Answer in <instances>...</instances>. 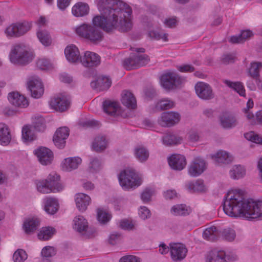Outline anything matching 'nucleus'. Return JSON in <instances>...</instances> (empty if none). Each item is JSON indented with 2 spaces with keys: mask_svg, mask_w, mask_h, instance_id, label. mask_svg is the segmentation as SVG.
<instances>
[{
  "mask_svg": "<svg viewBox=\"0 0 262 262\" xmlns=\"http://www.w3.org/2000/svg\"><path fill=\"white\" fill-rule=\"evenodd\" d=\"M211 158L219 164H229L233 160V156L226 151L220 150L210 155Z\"/></svg>",
  "mask_w": 262,
  "mask_h": 262,
  "instance_id": "23",
  "label": "nucleus"
},
{
  "mask_svg": "<svg viewBox=\"0 0 262 262\" xmlns=\"http://www.w3.org/2000/svg\"><path fill=\"white\" fill-rule=\"evenodd\" d=\"M195 90L197 96L201 99L208 100L214 97L212 88L207 83L197 82L195 85Z\"/></svg>",
  "mask_w": 262,
  "mask_h": 262,
  "instance_id": "12",
  "label": "nucleus"
},
{
  "mask_svg": "<svg viewBox=\"0 0 262 262\" xmlns=\"http://www.w3.org/2000/svg\"><path fill=\"white\" fill-rule=\"evenodd\" d=\"M170 212L173 215L185 216L189 214L191 212V209L186 205L178 204L171 207Z\"/></svg>",
  "mask_w": 262,
  "mask_h": 262,
  "instance_id": "34",
  "label": "nucleus"
},
{
  "mask_svg": "<svg viewBox=\"0 0 262 262\" xmlns=\"http://www.w3.org/2000/svg\"><path fill=\"white\" fill-rule=\"evenodd\" d=\"M155 191L151 188L145 189L141 195V199L144 203H147L151 200L152 195L154 194Z\"/></svg>",
  "mask_w": 262,
  "mask_h": 262,
  "instance_id": "60",
  "label": "nucleus"
},
{
  "mask_svg": "<svg viewBox=\"0 0 262 262\" xmlns=\"http://www.w3.org/2000/svg\"><path fill=\"white\" fill-rule=\"evenodd\" d=\"M60 177L52 172L46 179L36 180L35 184L38 191L42 193H55L62 190L63 187L59 182Z\"/></svg>",
  "mask_w": 262,
  "mask_h": 262,
  "instance_id": "3",
  "label": "nucleus"
},
{
  "mask_svg": "<svg viewBox=\"0 0 262 262\" xmlns=\"http://www.w3.org/2000/svg\"><path fill=\"white\" fill-rule=\"evenodd\" d=\"M206 161L200 157H197L190 163L188 167V173L192 177L200 176L206 169Z\"/></svg>",
  "mask_w": 262,
  "mask_h": 262,
  "instance_id": "11",
  "label": "nucleus"
},
{
  "mask_svg": "<svg viewBox=\"0 0 262 262\" xmlns=\"http://www.w3.org/2000/svg\"><path fill=\"white\" fill-rule=\"evenodd\" d=\"M175 103L172 100L165 98L160 100L156 104V108L160 110H168L173 108Z\"/></svg>",
  "mask_w": 262,
  "mask_h": 262,
  "instance_id": "47",
  "label": "nucleus"
},
{
  "mask_svg": "<svg viewBox=\"0 0 262 262\" xmlns=\"http://www.w3.org/2000/svg\"><path fill=\"white\" fill-rule=\"evenodd\" d=\"M81 159L78 157H69L64 159L60 164L62 170L71 171L77 169L81 163Z\"/></svg>",
  "mask_w": 262,
  "mask_h": 262,
  "instance_id": "18",
  "label": "nucleus"
},
{
  "mask_svg": "<svg viewBox=\"0 0 262 262\" xmlns=\"http://www.w3.org/2000/svg\"><path fill=\"white\" fill-rule=\"evenodd\" d=\"M224 256L226 262H233L238 259L237 255L233 252L226 253L225 251Z\"/></svg>",
  "mask_w": 262,
  "mask_h": 262,
  "instance_id": "64",
  "label": "nucleus"
},
{
  "mask_svg": "<svg viewBox=\"0 0 262 262\" xmlns=\"http://www.w3.org/2000/svg\"><path fill=\"white\" fill-rule=\"evenodd\" d=\"M16 29L15 23H13L8 27L5 30V34L9 38L17 37Z\"/></svg>",
  "mask_w": 262,
  "mask_h": 262,
  "instance_id": "59",
  "label": "nucleus"
},
{
  "mask_svg": "<svg viewBox=\"0 0 262 262\" xmlns=\"http://www.w3.org/2000/svg\"><path fill=\"white\" fill-rule=\"evenodd\" d=\"M67 59L70 62L75 63L81 59V56L78 48L74 45L68 46L64 50Z\"/></svg>",
  "mask_w": 262,
  "mask_h": 262,
  "instance_id": "22",
  "label": "nucleus"
},
{
  "mask_svg": "<svg viewBox=\"0 0 262 262\" xmlns=\"http://www.w3.org/2000/svg\"><path fill=\"white\" fill-rule=\"evenodd\" d=\"M37 233L38 238L40 241L50 239L55 234V230H38Z\"/></svg>",
  "mask_w": 262,
  "mask_h": 262,
  "instance_id": "55",
  "label": "nucleus"
},
{
  "mask_svg": "<svg viewBox=\"0 0 262 262\" xmlns=\"http://www.w3.org/2000/svg\"><path fill=\"white\" fill-rule=\"evenodd\" d=\"M120 185L124 189L135 188L142 183L141 177L133 169H127L122 171L119 175Z\"/></svg>",
  "mask_w": 262,
  "mask_h": 262,
  "instance_id": "6",
  "label": "nucleus"
},
{
  "mask_svg": "<svg viewBox=\"0 0 262 262\" xmlns=\"http://www.w3.org/2000/svg\"><path fill=\"white\" fill-rule=\"evenodd\" d=\"M245 138L252 142L262 144V136H260L254 132H250L245 134Z\"/></svg>",
  "mask_w": 262,
  "mask_h": 262,
  "instance_id": "51",
  "label": "nucleus"
},
{
  "mask_svg": "<svg viewBox=\"0 0 262 262\" xmlns=\"http://www.w3.org/2000/svg\"><path fill=\"white\" fill-rule=\"evenodd\" d=\"M28 88L31 96L34 98H39L43 94L44 88L40 79L37 76L31 77L27 82Z\"/></svg>",
  "mask_w": 262,
  "mask_h": 262,
  "instance_id": "9",
  "label": "nucleus"
},
{
  "mask_svg": "<svg viewBox=\"0 0 262 262\" xmlns=\"http://www.w3.org/2000/svg\"><path fill=\"white\" fill-rule=\"evenodd\" d=\"M8 98L10 103L15 107L25 108L29 105L27 99L18 92L10 93Z\"/></svg>",
  "mask_w": 262,
  "mask_h": 262,
  "instance_id": "17",
  "label": "nucleus"
},
{
  "mask_svg": "<svg viewBox=\"0 0 262 262\" xmlns=\"http://www.w3.org/2000/svg\"><path fill=\"white\" fill-rule=\"evenodd\" d=\"M252 35L253 33L250 30H244L241 32V34L231 36L229 41L232 43H243Z\"/></svg>",
  "mask_w": 262,
  "mask_h": 262,
  "instance_id": "36",
  "label": "nucleus"
},
{
  "mask_svg": "<svg viewBox=\"0 0 262 262\" xmlns=\"http://www.w3.org/2000/svg\"><path fill=\"white\" fill-rule=\"evenodd\" d=\"M230 176L233 179H239L246 174V169L241 165H234L230 170Z\"/></svg>",
  "mask_w": 262,
  "mask_h": 262,
  "instance_id": "41",
  "label": "nucleus"
},
{
  "mask_svg": "<svg viewBox=\"0 0 262 262\" xmlns=\"http://www.w3.org/2000/svg\"><path fill=\"white\" fill-rule=\"evenodd\" d=\"M220 123L223 127L231 128L237 125V120L233 115L225 113L221 116Z\"/></svg>",
  "mask_w": 262,
  "mask_h": 262,
  "instance_id": "30",
  "label": "nucleus"
},
{
  "mask_svg": "<svg viewBox=\"0 0 262 262\" xmlns=\"http://www.w3.org/2000/svg\"><path fill=\"white\" fill-rule=\"evenodd\" d=\"M168 163L173 169L181 170L185 167L186 161L184 156L179 154H174L168 158Z\"/></svg>",
  "mask_w": 262,
  "mask_h": 262,
  "instance_id": "19",
  "label": "nucleus"
},
{
  "mask_svg": "<svg viewBox=\"0 0 262 262\" xmlns=\"http://www.w3.org/2000/svg\"><path fill=\"white\" fill-rule=\"evenodd\" d=\"M148 36L156 40L162 39L164 41H168V34L161 31L153 30L148 32Z\"/></svg>",
  "mask_w": 262,
  "mask_h": 262,
  "instance_id": "50",
  "label": "nucleus"
},
{
  "mask_svg": "<svg viewBox=\"0 0 262 262\" xmlns=\"http://www.w3.org/2000/svg\"><path fill=\"white\" fill-rule=\"evenodd\" d=\"M9 58L10 61L14 64L26 65L32 60L33 55L25 46L17 45L11 49Z\"/></svg>",
  "mask_w": 262,
  "mask_h": 262,
  "instance_id": "4",
  "label": "nucleus"
},
{
  "mask_svg": "<svg viewBox=\"0 0 262 262\" xmlns=\"http://www.w3.org/2000/svg\"><path fill=\"white\" fill-rule=\"evenodd\" d=\"M187 190L191 192H204L207 190L203 180L199 179L194 182H189L186 184Z\"/></svg>",
  "mask_w": 262,
  "mask_h": 262,
  "instance_id": "27",
  "label": "nucleus"
},
{
  "mask_svg": "<svg viewBox=\"0 0 262 262\" xmlns=\"http://www.w3.org/2000/svg\"><path fill=\"white\" fill-rule=\"evenodd\" d=\"M36 66L41 70H49L53 67V64L47 58H40L36 62Z\"/></svg>",
  "mask_w": 262,
  "mask_h": 262,
  "instance_id": "54",
  "label": "nucleus"
},
{
  "mask_svg": "<svg viewBox=\"0 0 262 262\" xmlns=\"http://www.w3.org/2000/svg\"><path fill=\"white\" fill-rule=\"evenodd\" d=\"M183 138L172 134H166L162 138V142L165 145H173L181 144Z\"/></svg>",
  "mask_w": 262,
  "mask_h": 262,
  "instance_id": "35",
  "label": "nucleus"
},
{
  "mask_svg": "<svg viewBox=\"0 0 262 262\" xmlns=\"http://www.w3.org/2000/svg\"><path fill=\"white\" fill-rule=\"evenodd\" d=\"M262 67L261 62H252L249 69V73L250 75L254 78H257L259 77V69Z\"/></svg>",
  "mask_w": 262,
  "mask_h": 262,
  "instance_id": "53",
  "label": "nucleus"
},
{
  "mask_svg": "<svg viewBox=\"0 0 262 262\" xmlns=\"http://www.w3.org/2000/svg\"><path fill=\"white\" fill-rule=\"evenodd\" d=\"M220 238L227 242L233 241L236 237L235 230H219Z\"/></svg>",
  "mask_w": 262,
  "mask_h": 262,
  "instance_id": "49",
  "label": "nucleus"
},
{
  "mask_svg": "<svg viewBox=\"0 0 262 262\" xmlns=\"http://www.w3.org/2000/svg\"><path fill=\"white\" fill-rule=\"evenodd\" d=\"M180 119V115L178 113L174 112H164L159 118L158 123L162 126H171L178 123Z\"/></svg>",
  "mask_w": 262,
  "mask_h": 262,
  "instance_id": "13",
  "label": "nucleus"
},
{
  "mask_svg": "<svg viewBox=\"0 0 262 262\" xmlns=\"http://www.w3.org/2000/svg\"><path fill=\"white\" fill-rule=\"evenodd\" d=\"M97 5L102 15H96L92 19L93 25L84 23L75 28L80 37L97 43L102 40L103 33L97 27L106 32L118 30H130L133 26V11L131 7L121 0H97Z\"/></svg>",
  "mask_w": 262,
  "mask_h": 262,
  "instance_id": "1",
  "label": "nucleus"
},
{
  "mask_svg": "<svg viewBox=\"0 0 262 262\" xmlns=\"http://www.w3.org/2000/svg\"><path fill=\"white\" fill-rule=\"evenodd\" d=\"M118 226L123 229H132L137 227V222L132 218H124L119 222Z\"/></svg>",
  "mask_w": 262,
  "mask_h": 262,
  "instance_id": "44",
  "label": "nucleus"
},
{
  "mask_svg": "<svg viewBox=\"0 0 262 262\" xmlns=\"http://www.w3.org/2000/svg\"><path fill=\"white\" fill-rule=\"evenodd\" d=\"M69 136V129L68 127H62L58 128L53 139L55 146L60 149L64 148L66 145V139Z\"/></svg>",
  "mask_w": 262,
  "mask_h": 262,
  "instance_id": "14",
  "label": "nucleus"
},
{
  "mask_svg": "<svg viewBox=\"0 0 262 262\" xmlns=\"http://www.w3.org/2000/svg\"><path fill=\"white\" fill-rule=\"evenodd\" d=\"M75 201L78 209L81 212H83L86 210L91 199L88 195L79 193L75 195Z\"/></svg>",
  "mask_w": 262,
  "mask_h": 262,
  "instance_id": "24",
  "label": "nucleus"
},
{
  "mask_svg": "<svg viewBox=\"0 0 262 262\" xmlns=\"http://www.w3.org/2000/svg\"><path fill=\"white\" fill-rule=\"evenodd\" d=\"M104 112L111 116H119L120 114V107L118 102L105 100L103 102Z\"/></svg>",
  "mask_w": 262,
  "mask_h": 262,
  "instance_id": "25",
  "label": "nucleus"
},
{
  "mask_svg": "<svg viewBox=\"0 0 262 262\" xmlns=\"http://www.w3.org/2000/svg\"><path fill=\"white\" fill-rule=\"evenodd\" d=\"M101 167V163L96 158H93L90 161L89 170L91 172H95L99 171Z\"/></svg>",
  "mask_w": 262,
  "mask_h": 262,
  "instance_id": "58",
  "label": "nucleus"
},
{
  "mask_svg": "<svg viewBox=\"0 0 262 262\" xmlns=\"http://www.w3.org/2000/svg\"><path fill=\"white\" fill-rule=\"evenodd\" d=\"M39 162L43 165H47L51 163L53 159V154L48 148L40 147L34 151Z\"/></svg>",
  "mask_w": 262,
  "mask_h": 262,
  "instance_id": "15",
  "label": "nucleus"
},
{
  "mask_svg": "<svg viewBox=\"0 0 262 262\" xmlns=\"http://www.w3.org/2000/svg\"><path fill=\"white\" fill-rule=\"evenodd\" d=\"M89 6L87 4L78 2L73 6L72 13L75 17H83L89 13Z\"/></svg>",
  "mask_w": 262,
  "mask_h": 262,
  "instance_id": "28",
  "label": "nucleus"
},
{
  "mask_svg": "<svg viewBox=\"0 0 262 262\" xmlns=\"http://www.w3.org/2000/svg\"><path fill=\"white\" fill-rule=\"evenodd\" d=\"M134 155L138 160L144 162L148 158L149 152L145 147L138 146L134 149Z\"/></svg>",
  "mask_w": 262,
  "mask_h": 262,
  "instance_id": "39",
  "label": "nucleus"
},
{
  "mask_svg": "<svg viewBox=\"0 0 262 262\" xmlns=\"http://www.w3.org/2000/svg\"><path fill=\"white\" fill-rule=\"evenodd\" d=\"M37 36L40 42L45 46H49L51 44L52 39L47 31L45 30H38Z\"/></svg>",
  "mask_w": 262,
  "mask_h": 262,
  "instance_id": "43",
  "label": "nucleus"
},
{
  "mask_svg": "<svg viewBox=\"0 0 262 262\" xmlns=\"http://www.w3.org/2000/svg\"><path fill=\"white\" fill-rule=\"evenodd\" d=\"M111 213L103 208H98L97 210V217L98 221L101 224L107 223L111 219Z\"/></svg>",
  "mask_w": 262,
  "mask_h": 262,
  "instance_id": "37",
  "label": "nucleus"
},
{
  "mask_svg": "<svg viewBox=\"0 0 262 262\" xmlns=\"http://www.w3.org/2000/svg\"><path fill=\"white\" fill-rule=\"evenodd\" d=\"M135 51L136 53H132L129 57L123 61V67L127 70L144 66L149 61L147 55L141 54L145 52L144 48H136Z\"/></svg>",
  "mask_w": 262,
  "mask_h": 262,
  "instance_id": "5",
  "label": "nucleus"
},
{
  "mask_svg": "<svg viewBox=\"0 0 262 262\" xmlns=\"http://www.w3.org/2000/svg\"><path fill=\"white\" fill-rule=\"evenodd\" d=\"M15 25L17 37H19L25 34L31 28V24L27 21L16 23Z\"/></svg>",
  "mask_w": 262,
  "mask_h": 262,
  "instance_id": "45",
  "label": "nucleus"
},
{
  "mask_svg": "<svg viewBox=\"0 0 262 262\" xmlns=\"http://www.w3.org/2000/svg\"><path fill=\"white\" fill-rule=\"evenodd\" d=\"M224 210L227 215L231 217L261 218L262 201L246 200L242 190H231L226 195Z\"/></svg>",
  "mask_w": 262,
  "mask_h": 262,
  "instance_id": "2",
  "label": "nucleus"
},
{
  "mask_svg": "<svg viewBox=\"0 0 262 262\" xmlns=\"http://www.w3.org/2000/svg\"><path fill=\"white\" fill-rule=\"evenodd\" d=\"M28 255L23 249H17L13 254L14 262H24L27 258Z\"/></svg>",
  "mask_w": 262,
  "mask_h": 262,
  "instance_id": "52",
  "label": "nucleus"
},
{
  "mask_svg": "<svg viewBox=\"0 0 262 262\" xmlns=\"http://www.w3.org/2000/svg\"><path fill=\"white\" fill-rule=\"evenodd\" d=\"M122 238V233L119 231L113 230L108 235L107 242L110 245H115L120 241Z\"/></svg>",
  "mask_w": 262,
  "mask_h": 262,
  "instance_id": "48",
  "label": "nucleus"
},
{
  "mask_svg": "<svg viewBox=\"0 0 262 262\" xmlns=\"http://www.w3.org/2000/svg\"><path fill=\"white\" fill-rule=\"evenodd\" d=\"M182 79L176 73L168 72L163 74L160 78L161 84L165 89L170 90L180 84Z\"/></svg>",
  "mask_w": 262,
  "mask_h": 262,
  "instance_id": "8",
  "label": "nucleus"
},
{
  "mask_svg": "<svg viewBox=\"0 0 262 262\" xmlns=\"http://www.w3.org/2000/svg\"><path fill=\"white\" fill-rule=\"evenodd\" d=\"M69 97L63 94H60L54 96L50 101L51 107L56 111L63 112L67 110L70 106Z\"/></svg>",
  "mask_w": 262,
  "mask_h": 262,
  "instance_id": "10",
  "label": "nucleus"
},
{
  "mask_svg": "<svg viewBox=\"0 0 262 262\" xmlns=\"http://www.w3.org/2000/svg\"><path fill=\"white\" fill-rule=\"evenodd\" d=\"M223 82L228 87L236 91L240 96H245V90L241 82H232L228 80H225Z\"/></svg>",
  "mask_w": 262,
  "mask_h": 262,
  "instance_id": "40",
  "label": "nucleus"
},
{
  "mask_svg": "<svg viewBox=\"0 0 262 262\" xmlns=\"http://www.w3.org/2000/svg\"><path fill=\"white\" fill-rule=\"evenodd\" d=\"M101 58L97 54L91 52L86 51L84 56L81 57L80 62L85 67L92 68L97 67L100 64Z\"/></svg>",
  "mask_w": 262,
  "mask_h": 262,
  "instance_id": "16",
  "label": "nucleus"
},
{
  "mask_svg": "<svg viewBox=\"0 0 262 262\" xmlns=\"http://www.w3.org/2000/svg\"><path fill=\"white\" fill-rule=\"evenodd\" d=\"M107 146V142L104 136L96 137L93 143L92 149L97 152H100L105 149Z\"/></svg>",
  "mask_w": 262,
  "mask_h": 262,
  "instance_id": "32",
  "label": "nucleus"
},
{
  "mask_svg": "<svg viewBox=\"0 0 262 262\" xmlns=\"http://www.w3.org/2000/svg\"><path fill=\"white\" fill-rule=\"evenodd\" d=\"M138 214L140 217L144 220L149 219L151 215L149 209L145 206H140L139 208Z\"/></svg>",
  "mask_w": 262,
  "mask_h": 262,
  "instance_id": "61",
  "label": "nucleus"
},
{
  "mask_svg": "<svg viewBox=\"0 0 262 262\" xmlns=\"http://www.w3.org/2000/svg\"><path fill=\"white\" fill-rule=\"evenodd\" d=\"M44 208L48 214H53L58 209V202L56 199L47 198L44 200Z\"/></svg>",
  "mask_w": 262,
  "mask_h": 262,
  "instance_id": "31",
  "label": "nucleus"
},
{
  "mask_svg": "<svg viewBox=\"0 0 262 262\" xmlns=\"http://www.w3.org/2000/svg\"><path fill=\"white\" fill-rule=\"evenodd\" d=\"M225 251L215 249L209 251L205 255V262H226Z\"/></svg>",
  "mask_w": 262,
  "mask_h": 262,
  "instance_id": "20",
  "label": "nucleus"
},
{
  "mask_svg": "<svg viewBox=\"0 0 262 262\" xmlns=\"http://www.w3.org/2000/svg\"><path fill=\"white\" fill-rule=\"evenodd\" d=\"M40 220L36 216H29L25 218L23 222L24 229H34L39 227Z\"/></svg>",
  "mask_w": 262,
  "mask_h": 262,
  "instance_id": "33",
  "label": "nucleus"
},
{
  "mask_svg": "<svg viewBox=\"0 0 262 262\" xmlns=\"http://www.w3.org/2000/svg\"><path fill=\"white\" fill-rule=\"evenodd\" d=\"M121 102L123 105L129 109H135L137 106L135 97L130 92L128 91H123Z\"/></svg>",
  "mask_w": 262,
  "mask_h": 262,
  "instance_id": "26",
  "label": "nucleus"
},
{
  "mask_svg": "<svg viewBox=\"0 0 262 262\" xmlns=\"http://www.w3.org/2000/svg\"><path fill=\"white\" fill-rule=\"evenodd\" d=\"M119 262H141V259L137 256L128 255L122 257Z\"/></svg>",
  "mask_w": 262,
  "mask_h": 262,
  "instance_id": "63",
  "label": "nucleus"
},
{
  "mask_svg": "<svg viewBox=\"0 0 262 262\" xmlns=\"http://www.w3.org/2000/svg\"><path fill=\"white\" fill-rule=\"evenodd\" d=\"M33 128L38 132L44 131L46 128L45 119L41 117L35 118L33 121Z\"/></svg>",
  "mask_w": 262,
  "mask_h": 262,
  "instance_id": "56",
  "label": "nucleus"
},
{
  "mask_svg": "<svg viewBox=\"0 0 262 262\" xmlns=\"http://www.w3.org/2000/svg\"><path fill=\"white\" fill-rule=\"evenodd\" d=\"M11 135L8 126L4 123H0V144L8 145L11 142Z\"/></svg>",
  "mask_w": 262,
  "mask_h": 262,
  "instance_id": "29",
  "label": "nucleus"
},
{
  "mask_svg": "<svg viewBox=\"0 0 262 262\" xmlns=\"http://www.w3.org/2000/svg\"><path fill=\"white\" fill-rule=\"evenodd\" d=\"M112 84L111 79L105 76H100L91 83V87L97 91H103L109 89Z\"/></svg>",
  "mask_w": 262,
  "mask_h": 262,
  "instance_id": "21",
  "label": "nucleus"
},
{
  "mask_svg": "<svg viewBox=\"0 0 262 262\" xmlns=\"http://www.w3.org/2000/svg\"><path fill=\"white\" fill-rule=\"evenodd\" d=\"M188 250L183 244L180 243H170V255L173 262H180L185 258Z\"/></svg>",
  "mask_w": 262,
  "mask_h": 262,
  "instance_id": "7",
  "label": "nucleus"
},
{
  "mask_svg": "<svg viewBox=\"0 0 262 262\" xmlns=\"http://www.w3.org/2000/svg\"><path fill=\"white\" fill-rule=\"evenodd\" d=\"M76 234L82 239L93 238L97 235L96 230H76Z\"/></svg>",
  "mask_w": 262,
  "mask_h": 262,
  "instance_id": "57",
  "label": "nucleus"
},
{
  "mask_svg": "<svg viewBox=\"0 0 262 262\" xmlns=\"http://www.w3.org/2000/svg\"><path fill=\"white\" fill-rule=\"evenodd\" d=\"M73 227L74 229H87L89 223L84 216L77 215L73 220Z\"/></svg>",
  "mask_w": 262,
  "mask_h": 262,
  "instance_id": "38",
  "label": "nucleus"
},
{
  "mask_svg": "<svg viewBox=\"0 0 262 262\" xmlns=\"http://www.w3.org/2000/svg\"><path fill=\"white\" fill-rule=\"evenodd\" d=\"M56 253V251L53 247L46 246L42 249L41 253L43 257L48 258L55 255Z\"/></svg>",
  "mask_w": 262,
  "mask_h": 262,
  "instance_id": "62",
  "label": "nucleus"
},
{
  "mask_svg": "<svg viewBox=\"0 0 262 262\" xmlns=\"http://www.w3.org/2000/svg\"><path fill=\"white\" fill-rule=\"evenodd\" d=\"M202 236L207 241L214 242L220 238V231L204 230Z\"/></svg>",
  "mask_w": 262,
  "mask_h": 262,
  "instance_id": "46",
  "label": "nucleus"
},
{
  "mask_svg": "<svg viewBox=\"0 0 262 262\" xmlns=\"http://www.w3.org/2000/svg\"><path fill=\"white\" fill-rule=\"evenodd\" d=\"M22 138L26 142L32 141L36 139V137L32 130V127L25 125L23 127Z\"/></svg>",
  "mask_w": 262,
  "mask_h": 262,
  "instance_id": "42",
  "label": "nucleus"
}]
</instances>
